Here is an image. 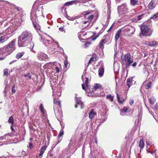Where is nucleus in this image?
I'll list each match as a JSON object with an SVG mask.
<instances>
[{
    "label": "nucleus",
    "instance_id": "obj_1",
    "mask_svg": "<svg viewBox=\"0 0 158 158\" xmlns=\"http://www.w3.org/2000/svg\"><path fill=\"white\" fill-rule=\"evenodd\" d=\"M33 38V35L31 33L25 30L23 31L21 34L18 37V44L19 47H25L29 43L32 47L31 49H32L34 44L33 43H31Z\"/></svg>",
    "mask_w": 158,
    "mask_h": 158
},
{
    "label": "nucleus",
    "instance_id": "obj_2",
    "mask_svg": "<svg viewBox=\"0 0 158 158\" xmlns=\"http://www.w3.org/2000/svg\"><path fill=\"white\" fill-rule=\"evenodd\" d=\"M15 42L16 40L13 39L7 45L0 48V60H4L15 49Z\"/></svg>",
    "mask_w": 158,
    "mask_h": 158
},
{
    "label": "nucleus",
    "instance_id": "obj_3",
    "mask_svg": "<svg viewBox=\"0 0 158 158\" xmlns=\"http://www.w3.org/2000/svg\"><path fill=\"white\" fill-rule=\"evenodd\" d=\"M86 73V71L85 69L81 77L82 80L85 83V84H82V88L86 91V93L89 92V93H92L99 88V85L97 83H95L92 88L90 87L88 84L89 78L85 77Z\"/></svg>",
    "mask_w": 158,
    "mask_h": 158
},
{
    "label": "nucleus",
    "instance_id": "obj_4",
    "mask_svg": "<svg viewBox=\"0 0 158 158\" xmlns=\"http://www.w3.org/2000/svg\"><path fill=\"white\" fill-rule=\"evenodd\" d=\"M123 60L125 63V66L127 68H128L131 65L135 67L137 65V64L136 62L132 64L133 62V59L129 53H127L124 56Z\"/></svg>",
    "mask_w": 158,
    "mask_h": 158
},
{
    "label": "nucleus",
    "instance_id": "obj_5",
    "mask_svg": "<svg viewBox=\"0 0 158 158\" xmlns=\"http://www.w3.org/2000/svg\"><path fill=\"white\" fill-rule=\"evenodd\" d=\"M120 30H122L121 35L127 36H131L135 31V28L129 25L125 26Z\"/></svg>",
    "mask_w": 158,
    "mask_h": 158
},
{
    "label": "nucleus",
    "instance_id": "obj_6",
    "mask_svg": "<svg viewBox=\"0 0 158 158\" xmlns=\"http://www.w3.org/2000/svg\"><path fill=\"white\" fill-rule=\"evenodd\" d=\"M46 65L51 67L56 73H59L60 71L58 66L60 65V64L57 62H49L46 64Z\"/></svg>",
    "mask_w": 158,
    "mask_h": 158
},
{
    "label": "nucleus",
    "instance_id": "obj_7",
    "mask_svg": "<svg viewBox=\"0 0 158 158\" xmlns=\"http://www.w3.org/2000/svg\"><path fill=\"white\" fill-rule=\"evenodd\" d=\"M141 33L145 36H150L152 34L151 32H149L148 27L145 25H143L141 27Z\"/></svg>",
    "mask_w": 158,
    "mask_h": 158
},
{
    "label": "nucleus",
    "instance_id": "obj_8",
    "mask_svg": "<svg viewBox=\"0 0 158 158\" xmlns=\"http://www.w3.org/2000/svg\"><path fill=\"white\" fill-rule=\"evenodd\" d=\"M1 2H5L7 4H8V6H9V8L10 9H12L13 10H17L18 11H19L20 9L15 4L12 3H10V2H8L7 1H4L3 0H0V1Z\"/></svg>",
    "mask_w": 158,
    "mask_h": 158
},
{
    "label": "nucleus",
    "instance_id": "obj_9",
    "mask_svg": "<svg viewBox=\"0 0 158 158\" xmlns=\"http://www.w3.org/2000/svg\"><path fill=\"white\" fill-rule=\"evenodd\" d=\"M38 58L40 60H43L48 59L47 55L42 52H39L37 55Z\"/></svg>",
    "mask_w": 158,
    "mask_h": 158
},
{
    "label": "nucleus",
    "instance_id": "obj_10",
    "mask_svg": "<svg viewBox=\"0 0 158 158\" xmlns=\"http://www.w3.org/2000/svg\"><path fill=\"white\" fill-rule=\"evenodd\" d=\"M118 9L119 13L121 12L127 11L128 10V9L126 3H124L121 6H118Z\"/></svg>",
    "mask_w": 158,
    "mask_h": 158
},
{
    "label": "nucleus",
    "instance_id": "obj_11",
    "mask_svg": "<svg viewBox=\"0 0 158 158\" xmlns=\"http://www.w3.org/2000/svg\"><path fill=\"white\" fill-rule=\"evenodd\" d=\"M75 98L76 99V105L75 106V108H77L78 105H80L81 106V108L82 109L83 107V104L81 102V98H77V94H75Z\"/></svg>",
    "mask_w": 158,
    "mask_h": 158
},
{
    "label": "nucleus",
    "instance_id": "obj_12",
    "mask_svg": "<svg viewBox=\"0 0 158 158\" xmlns=\"http://www.w3.org/2000/svg\"><path fill=\"white\" fill-rule=\"evenodd\" d=\"M98 58L96 54L93 55L92 57L90 58L88 62L87 67H88L89 64H92L93 62L97 60Z\"/></svg>",
    "mask_w": 158,
    "mask_h": 158
},
{
    "label": "nucleus",
    "instance_id": "obj_13",
    "mask_svg": "<svg viewBox=\"0 0 158 158\" xmlns=\"http://www.w3.org/2000/svg\"><path fill=\"white\" fill-rule=\"evenodd\" d=\"M48 144L47 145H46H46L42 146L40 150V153L39 154V156L40 157V158H41L42 156H43V154L44 153L45 150H46V148H47V146Z\"/></svg>",
    "mask_w": 158,
    "mask_h": 158
},
{
    "label": "nucleus",
    "instance_id": "obj_14",
    "mask_svg": "<svg viewBox=\"0 0 158 158\" xmlns=\"http://www.w3.org/2000/svg\"><path fill=\"white\" fill-rule=\"evenodd\" d=\"M156 6V4L153 0H152L148 5V8L149 9L152 10Z\"/></svg>",
    "mask_w": 158,
    "mask_h": 158
},
{
    "label": "nucleus",
    "instance_id": "obj_15",
    "mask_svg": "<svg viewBox=\"0 0 158 158\" xmlns=\"http://www.w3.org/2000/svg\"><path fill=\"white\" fill-rule=\"evenodd\" d=\"M104 72V66L102 64L101 67L99 68V77H103Z\"/></svg>",
    "mask_w": 158,
    "mask_h": 158
},
{
    "label": "nucleus",
    "instance_id": "obj_16",
    "mask_svg": "<svg viewBox=\"0 0 158 158\" xmlns=\"http://www.w3.org/2000/svg\"><path fill=\"white\" fill-rule=\"evenodd\" d=\"M9 37L6 36H2L0 37V43L2 44L5 42L8 39Z\"/></svg>",
    "mask_w": 158,
    "mask_h": 158
},
{
    "label": "nucleus",
    "instance_id": "obj_17",
    "mask_svg": "<svg viewBox=\"0 0 158 158\" xmlns=\"http://www.w3.org/2000/svg\"><path fill=\"white\" fill-rule=\"evenodd\" d=\"M128 107H124L121 110L120 113L122 115H124L127 112Z\"/></svg>",
    "mask_w": 158,
    "mask_h": 158
},
{
    "label": "nucleus",
    "instance_id": "obj_18",
    "mask_svg": "<svg viewBox=\"0 0 158 158\" xmlns=\"http://www.w3.org/2000/svg\"><path fill=\"white\" fill-rule=\"evenodd\" d=\"M116 95L117 100L118 102L120 104L123 103L124 102V99H123V98L121 96H119L117 94Z\"/></svg>",
    "mask_w": 158,
    "mask_h": 158
},
{
    "label": "nucleus",
    "instance_id": "obj_19",
    "mask_svg": "<svg viewBox=\"0 0 158 158\" xmlns=\"http://www.w3.org/2000/svg\"><path fill=\"white\" fill-rule=\"evenodd\" d=\"M96 115V113L94 111V110L92 109L89 113V117L90 119H92L94 117V115Z\"/></svg>",
    "mask_w": 158,
    "mask_h": 158
},
{
    "label": "nucleus",
    "instance_id": "obj_20",
    "mask_svg": "<svg viewBox=\"0 0 158 158\" xmlns=\"http://www.w3.org/2000/svg\"><path fill=\"white\" fill-rule=\"evenodd\" d=\"M122 30H120L119 29L118 30L116 33V35L115 36V40L116 41H117L119 39V35L120 34H121Z\"/></svg>",
    "mask_w": 158,
    "mask_h": 158
},
{
    "label": "nucleus",
    "instance_id": "obj_21",
    "mask_svg": "<svg viewBox=\"0 0 158 158\" xmlns=\"http://www.w3.org/2000/svg\"><path fill=\"white\" fill-rule=\"evenodd\" d=\"M25 54L24 52H18L16 56V58L17 59H19L21 58Z\"/></svg>",
    "mask_w": 158,
    "mask_h": 158
},
{
    "label": "nucleus",
    "instance_id": "obj_22",
    "mask_svg": "<svg viewBox=\"0 0 158 158\" xmlns=\"http://www.w3.org/2000/svg\"><path fill=\"white\" fill-rule=\"evenodd\" d=\"M146 44L148 45L151 46H156L157 44L156 42L155 41H153L150 42H148Z\"/></svg>",
    "mask_w": 158,
    "mask_h": 158
},
{
    "label": "nucleus",
    "instance_id": "obj_23",
    "mask_svg": "<svg viewBox=\"0 0 158 158\" xmlns=\"http://www.w3.org/2000/svg\"><path fill=\"white\" fill-rule=\"evenodd\" d=\"M132 79L131 78H128L127 80V85L128 88H130L131 85Z\"/></svg>",
    "mask_w": 158,
    "mask_h": 158
},
{
    "label": "nucleus",
    "instance_id": "obj_24",
    "mask_svg": "<svg viewBox=\"0 0 158 158\" xmlns=\"http://www.w3.org/2000/svg\"><path fill=\"white\" fill-rule=\"evenodd\" d=\"M139 147L141 148H143L144 147V143L143 141V139H141L140 140L139 143Z\"/></svg>",
    "mask_w": 158,
    "mask_h": 158
},
{
    "label": "nucleus",
    "instance_id": "obj_25",
    "mask_svg": "<svg viewBox=\"0 0 158 158\" xmlns=\"http://www.w3.org/2000/svg\"><path fill=\"white\" fill-rule=\"evenodd\" d=\"M149 101L150 103L152 104H153L156 101V100L153 97H152L149 99Z\"/></svg>",
    "mask_w": 158,
    "mask_h": 158
},
{
    "label": "nucleus",
    "instance_id": "obj_26",
    "mask_svg": "<svg viewBox=\"0 0 158 158\" xmlns=\"http://www.w3.org/2000/svg\"><path fill=\"white\" fill-rule=\"evenodd\" d=\"M138 2V0H130V3L133 6L136 5Z\"/></svg>",
    "mask_w": 158,
    "mask_h": 158
},
{
    "label": "nucleus",
    "instance_id": "obj_27",
    "mask_svg": "<svg viewBox=\"0 0 158 158\" xmlns=\"http://www.w3.org/2000/svg\"><path fill=\"white\" fill-rule=\"evenodd\" d=\"M39 109L40 112L42 114H44L45 113L44 108L42 104H40Z\"/></svg>",
    "mask_w": 158,
    "mask_h": 158
},
{
    "label": "nucleus",
    "instance_id": "obj_28",
    "mask_svg": "<svg viewBox=\"0 0 158 158\" xmlns=\"http://www.w3.org/2000/svg\"><path fill=\"white\" fill-rule=\"evenodd\" d=\"M10 128L12 131L11 134L10 135L11 136H14V135H16V133L14 131V129L12 125H11Z\"/></svg>",
    "mask_w": 158,
    "mask_h": 158
},
{
    "label": "nucleus",
    "instance_id": "obj_29",
    "mask_svg": "<svg viewBox=\"0 0 158 158\" xmlns=\"http://www.w3.org/2000/svg\"><path fill=\"white\" fill-rule=\"evenodd\" d=\"M33 26L35 29L37 30H40V25L37 24H35L34 22H33Z\"/></svg>",
    "mask_w": 158,
    "mask_h": 158
},
{
    "label": "nucleus",
    "instance_id": "obj_30",
    "mask_svg": "<svg viewBox=\"0 0 158 158\" xmlns=\"http://www.w3.org/2000/svg\"><path fill=\"white\" fill-rule=\"evenodd\" d=\"M105 39L102 40L100 43V45L99 46V48L101 49H103L104 48L103 44H104L105 43Z\"/></svg>",
    "mask_w": 158,
    "mask_h": 158
},
{
    "label": "nucleus",
    "instance_id": "obj_31",
    "mask_svg": "<svg viewBox=\"0 0 158 158\" xmlns=\"http://www.w3.org/2000/svg\"><path fill=\"white\" fill-rule=\"evenodd\" d=\"M8 122L12 124V125H13L14 123V119L13 118L12 116H11L9 118V119L8 120Z\"/></svg>",
    "mask_w": 158,
    "mask_h": 158
},
{
    "label": "nucleus",
    "instance_id": "obj_32",
    "mask_svg": "<svg viewBox=\"0 0 158 158\" xmlns=\"http://www.w3.org/2000/svg\"><path fill=\"white\" fill-rule=\"evenodd\" d=\"M113 97L110 94H109L106 96L107 99L110 100L111 101L113 100Z\"/></svg>",
    "mask_w": 158,
    "mask_h": 158
},
{
    "label": "nucleus",
    "instance_id": "obj_33",
    "mask_svg": "<svg viewBox=\"0 0 158 158\" xmlns=\"http://www.w3.org/2000/svg\"><path fill=\"white\" fill-rule=\"evenodd\" d=\"M5 32L7 35H9L11 33V29L10 28H8L5 30Z\"/></svg>",
    "mask_w": 158,
    "mask_h": 158
},
{
    "label": "nucleus",
    "instance_id": "obj_34",
    "mask_svg": "<svg viewBox=\"0 0 158 158\" xmlns=\"http://www.w3.org/2000/svg\"><path fill=\"white\" fill-rule=\"evenodd\" d=\"M93 18L94 15H91L89 16H88V17L87 18V19H88V20L90 22V21Z\"/></svg>",
    "mask_w": 158,
    "mask_h": 158
},
{
    "label": "nucleus",
    "instance_id": "obj_35",
    "mask_svg": "<svg viewBox=\"0 0 158 158\" xmlns=\"http://www.w3.org/2000/svg\"><path fill=\"white\" fill-rule=\"evenodd\" d=\"M152 85V82H149L148 84L146 85L145 86V89H148L150 88Z\"/></svg>",
    "mask_w": 158,
    "mask_h": 158
},
{
    "label": "nucleus",
    "instance_id": "obj_36",
    "mask_svg": "<svg viewBox=\"0 0 158 158\" xmlns=\"http://www.w3.org/2000/svg\"><path fill=\"white\" fill-rule=\"evenodd\" d=\"M4 75L7 76L8 75V70L7 69H5L4 70Z\"/></svg>",
    "mask_w": 158,
    "mask_h": 158
},
{
    "label": "nucleus",
    "instance_id": "obj_37",
    "mask_svg": "<svg viewBox=\"0 0 158 158\" xmlns=\"http://www.w3.org/2000/svg\"><path fill=\"white\" fill-rule=\"evenodd\" d=\"M15 85H13L12 86V89H11V92H12V94H13V93H15L16 92V90L15 89Z\"/></svg>",
    "mask_w": 158,
    "mask_h": 158
},
{
    "label": "nucleus",
    "instance_id": "obj_38",
    "mask_svg": "<svg viewBox=\"0 0 158 158\" xmlns=\"http://www.w3.org/2000/svg\"><path fill=\"white\" fill-rule=\"evenodd\" d=\"M144 15V14H142L141 15H138L137 17V20L139 21L141 20Z\"/></svg>",
    "mask_w": 158,
    "mask_h": 158
},
{
    "label": "nucleus",
    "instance_id": "obj_39",
    "mask_svg": "<svg viewBox=\"0 0 158 158\" xmlns=\"http://www.w3.org/2000/svg\"><path fill=\"white\" fill-rule=\"evenodd\" d=\"M153 18L155 20L158 19V12L153 16Z\"/></svg>",
    "mask_w": 158,
    "mask_h": 158
},
{
    "label": "nucleus",
    "instance_id": "obj_40",
    "mask_svg": "<svg viewBox=\"0 0 158 158\" xmlns=\"http://www.w3.org/2000/svg\"><path fill=\"white\" fill-rule=\"evenodd\" d=\"M64 134V133L63 131V130L60 131L58 135V137H61L62 135H63Z\"/></svg>",
    "mask_w": 158,
    "mask_h": 158
},
{
    "label": "nucleus",
    "instance_id": "obj_41",
    "mask_svg": "<svg viewBox=\"0 0 158 158\" xmlns=\"http://www.w3.org/2000/svg\"><path fill=\"white\" fill-rule=\"evenodd\" d=\"M96 34V33H94L93 35V36L91 37H92V40H95L98 37V35H97L95 37H94V35H95Z\"/></svg>",
    "mask_w": 158,
    "mask_h": 158
},
{
    "label": "nucleus",
    "instance_id": "obj_42",
    "mask_svg": "<svg viewBox=\"0 0 158 158\" xmlns=\"http://www.w3.org/2000/svg\"><path fill=\"white\" fill-rule=\"evenodd\" d=\"M54 110L55 111V114L56 115H57V114H60V115H61V111H60L59 110H57V111L56 112V110L55 109H54Z\"/></svg>",
    "mask_w": 158,
    "mask_h": 158
},
{
    "label": "nucleus",
    "instance_id": "obj_43",
    "mask_svg": "<svg viewBox=\"0 0 158 158\" xmlns=\"http://www.w3.org/2000/svg\"><path fill=\"white\" fill-rule=\"evenodd\" d=\"M68 62L67 60H65L64 61V64L65 67L66 68H68Z\"/></svg>",
    "mask_w": 158,
    "mask_h": 158
},
{
    "label": "nucleus",
    "instance_id": "obj_44",
    "mask_svg": "<svg viewBox=\"0 0 158 158\" xmlns=\"http://www.w3.org/2000/svg\"><path fill=\"white\" fill-rule=\"evenodd\" d=\"M72 3H73L72 2H66L64 4V6H69Z\"/></svg>",
    "mask_w": 158,
    "mask_h": 158
},
{
    "label": "nucleus",
    "instance_id": "obj_45",
    "mask_svg": "<svg viewBox=\"0 0 158 158\" xmlns=\"http://www.w3.org/2000/svg\"><path fill=\"white\" fill-rule=\"evenodd\" d=\"M9 135V134H6L4 135L3 137H1L0 138V140H3V139H6L7 136H8Z\"/></svg>",
    "mask_w": 158,
    "mask_h": 158
},
{
    "label": "nucleus",
    "instance_id": "obj_46",
    "mask_svg": "<svg viewBox=\"0 0 158 158\" xmlns=\"http://www.w3.org/2000/svg\"><path fill=\"white\" fill-rule=\"evenodd\" d=\"M89 14V13H88L87 12H84L83 14L85 16V18H86L87 17L88 15Z\"/></svg>",
    "mask_w": 158,
    "mask_h": 158
},
{
    "label": "nucleus",
    "instance_id": "obj_47",
    "mask_svg": "<svg viewBox=\"0 0 158 158\" xmlns=\"http://www.w3.org/2000/svg\"><path fill=\"white\" fill-rule=\"evenodd\" d=\"M83 24H86L87 23H88V24H89L90 23V22L89 20H87L86 21H85L83 22Z\"/></svg>",
    "mask_w": 158,
    "mask_h": 158
},
{
    "label": "nucleus",
    "instance_id": "obj_48",
    "mask_svg": "<svg viewBox=\"0 0 158 158\" xmlns=\"http://www.w3.org/2000/svg\"><path fill=\"white\" fill-rule=\"evenodd\" d=\"M29 148H31L33 147V144H32V143H29Z\"/></svg>",
    "mask_w": 158,
    "mask_h": 158
},
{
    "label": "nucleus",
    "instance_id": "obj_49",
    "mask_svg": "<svg viewBox=\"0 0 158 158\" xmlns=\"http://www.w3.org/2000/svg\"><path fill=\"white\" fill-rule=\"evenodd\" d=\"M134 103V100H131L130 101L129 103L131 105H132Z\"/></svg>",
    "mask_w": 158,
    "mask_h": 158
},
{
    "label": "nucleus",
    "instance_id": "obj_50",
    "mask_svg": "<svg viewBox=\"0 0 158 158\" xmlns=\"http://www.w3.org/2000/svg\"><path fill=\"white\" fill-rule=\"evenodd\" d=\"M57 103L58 104V106H59L60 107H61V103H60V101H58Z\"/></svg>",
    "mask_w": 158,
    "mask_h": 158
},
{
    "label": "nucleus",
    "instance_id": "obj_51",
    "mask_svg": "<svg viewBox=\"0 0 158 158\" xmlns=\"http://www.w3.org/2000/svg\"><path fill=\"white\" fill-rule=\"evenodd\" d=\"M155 108L156 109H158V104L156 103L155 106Z\"/></svg>",
    "mask_w": 158,
    "mask_h": 158
},
{
    "label": "nucleus",
    "instance_id": "obj_52",
    "mask_svg": "<svg viewBox=\"0 0 158 158\" xmlns=\"http://www.w3.org/2000/svg\"><path fill=\"white\" fill-rule=\"evenodd\" d=\"M44 42H45V43H46L47 42H48V43L50 42V41L48 40H45L44 41Z\"/></svg>",
    "mask_w": 158,
    "mask_h": 158
},
{
    "label": "nucleus",
    "instance_id": "obj_53",
    "mask_svg": "<svg viewBox=\"0 0 158 158\" xmlns=\"http://www.w3.org/2000/svg\"><path fill=\"white\" fill-rule=\"evenodd\" d=\"M106 27L104 26L103 27L102 29L101 30V33H102L105 29Z\"/></svg>",
    "mask_w": 158,
    "mask_h": 158
},
{
    "label": "nucleus",
    "instance_id": "obj_54",
    "mask_svg": "<svg viewBox=\"0 0 158 158\" xmlns=\"http://www.w3.org/2000/svg\"><path fill=\"white\" fill-rule=\"evenodd\" d=\"M58 102L55 99H54V102L55 104L57 103Z\"/></svg>",
    "mask_w": 158,
    "mask_h": 158
},
{
    "label": "nucleus",
    "instance_id": "obj_55",
    "mask_svg": "<svg viewBox=\"0 0 158 158\" xmlns=\"http://www.w3.org/2000/svg\"><path fill=\"white\" fill-rule=\"evenodd\" d=\"M15 60H13L12 61H11V62H10V64H12L14 63V62H15Z\"/></svg>",
    "mask_w": 158,
    "mask_h": 158
},
{
    "label": "nucleus",
    "instance_id": "obj_56",
    "mask_svg": "<svg viewBox=\"0 0 158 158\" xmlns=\"http://www.w3.org/2000/svg\"><path fill=\"white\" fill-rule=\"evenodd\" d=\"M146 144L148 146H150V143L149 142H146Z\"/></svg>",
    "mask_w": 158,
    "mask_h": 158
},
{
    "label": "nucleus",
    "instance_id": "obj_57",
    "mask_svg": "<svg viewBox=\"0 0 158 158\" xmlns=\"http://www.w3.org/2000/svg\"><path fill=\"white\" fill-rule=\"evenodd\" d=\"M121 0H115L116 2L117 3L119 2Z\"/></svg>",
    "mask_w": 158,
    "mask_h": 158
},
{
    "label": "nucleus",
    "instance_id": "obj_58",
    "mask_svg": "<svg viewBox=\"0 0 158 158\" xmlns=\"http://www.w3.org/2000/svg\"><path fill=\"white\" fill-rule=\"evenodd\" d=\"M116 55H117V53H115V54H114V57H115L116 56Z\"/></svg>",
    "mask_w": 158,
    "mask_h": 158
},
{
    "label": "nucleus",
    "instance_id": "obj_59",
    "mask_svg": "<svg viewBox=\"0 0 158 158\" xmlns=\"http://www.w3.org/2000/svg\"><path fill=\"white\" fill-rule=\"evenodd\" d=\"M90 43L89 42H87L86 43V45H87V44H90Z\"/></svg>",
    "mask_w": 158,
    "mask_h": 158
},
{
    "label": "nucleus",
    "instance_id": "obj_60",
    "mask_svg": "<svg viewBox=\"0 0 158 158\" xmlns=\"http://www.w3.org/2000/svg\"><path fill=\"white\" fill-rule=\"evenodd\" d=\"M154 151H152V152H150V153H151V154H152L153 153H154Z\"/></svg>",
    "mask_w": 158,
    "mask_h": 158
},
{
    "label": "nucleus",
    "instance_id": "obj_61",
    "mask_svg": "<svg viewBox=\"0 0 158 158\" xmlns=\"http://www.w3.org/2000/svg\"><path fill=\"white\" fill-rule=\"evenodd\" d=\"M32 139H32V138H30V141H31V140Z\"/></svg>",
    "mask_w": 158,
    "mask_h": 158
},
{
    "label": "nucleus",
    "instance_id": "obj_62",
    "mask_svg": "<svg viewBox=\"0 0 158 158\" xmlns=\"http://www.w3.org/2000/svg\"><path fill=\"white\" fill-rule=\"evenodd\" d=\"M112 27V26L110 27V28L108 30V31H109L111 29Z\"/></svg>",
    "mask_w": 158,
    "mask_h": 158
},
{
    "label": "nucleus",
    "instance_id": "obj_63",
    "mask_svg": "<svg viewBox=\"0 0 158 158\" xmlns=\"http://www.w3.org/2000/svg\"><path fill=\"white\" fill-rule=\"evenodd\" d=\"M52 40H53V39H52V38L50 36H48Z\"/></svg>",
    "mask_w": 158,
    "mask_h": 158
},
{
    "label": "nucleus",
    "instance_id": "obj_64",
    "mask_svg": "<svg viewBox=\"0 0 158 158\" xmlns=\"http://www.w3.org/2000/svg\"><path fill=\"white\" fill-rule=\"evenodd\" d=\"M158 156H156V158H158Z\"/></svg>",
    "mask_w": 158,
    "mask_h": 158
}]
</instances>
